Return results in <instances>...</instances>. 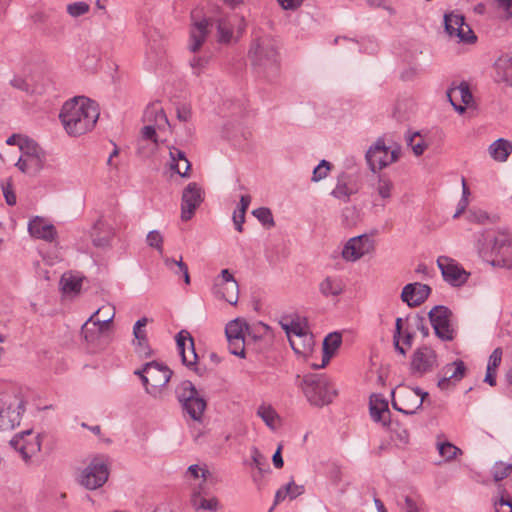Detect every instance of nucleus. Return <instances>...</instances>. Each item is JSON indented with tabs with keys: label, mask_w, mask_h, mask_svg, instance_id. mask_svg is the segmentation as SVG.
<instances>
[{
	"label": "nucleus",
	"mask_w": 512,
	"mask_h": 512,
	"mask_svg": "<svg viewBox=\"0 0 512 512\" xmlns=\"http://www.w3.org/2000/svg\"><path fill=\"white\" fill-rule=\"evenodd\" d=\"M449 365H453V369L449 372L448 377L451 380L460 381L465 374L466 366L462 360H456Z\"/></svg>",
	"instance_id": "nucleus-51"
},
{
	"label": "nucleus",
	"mask_w": 512,
	"mask_h": 512,
	"mask_svg": "<svg viewBox=\"0 0 512 512\" xmlns=\"http://www.w3.org/2000/svg\"><path fill=\"white\" fill-rule=\"evenodd\" d=\"M329 478L333 484L337 485L342 480V471L338 465H333L329 471Z\"/></svg>",
	"instance_id": "nucleus-63"
},
{
	"label": "nucleus",
	"mask_w": 512,
	"mask_h": 512,
	"mask_svg": "<svg viewBox=\"0 0 512 512\" xmlns=\"http://www.w3.org/2000/svg\"><path fill=\"white\" fill-rule=\"evenodd\" d=\"M236 279L232 275V273L229 271V269H223L219 275L218 278H216L214 286H223L227 283L233 282Z\"/></svg>",
	"instance_id": "nucleus-57"
},
{
	"label": "nucleus",
	"mask_w": 512,
	"mask_h": 512,
	"mask_svg": "<svg viewBox=\"0 0 512 512\" xmlns=\"http://www.w3.org/2000/svg\"><path fill=\"white\" fill-rule=\"evenodd\" d=\"M19 149L21 155L16 163L18 169L29 176L37 175L46 159L43 149L29 138L19 139Z\"/></svg>",
	"instance_id": "nucleus-5"
},
{
	"label": "nucleus",
	"mask_w": 512,
	"mask_h": 512,
	"mask_svg": "<svg viewBox=\"0 0 512 512\" xmlns=\"http://www.w3.org/2000/svg\"><path fill=\"white\" fill-rule=\"evenodd\" d=\"M148 394L156 396L160 388L164 387L172 376V371L165 365L152 361L146 363L141 370H136Z\"/></svg>",
	"instance_id": "nucleus-7"
},
{
	"label": "nucleus",
	"mask_w": 512,
	"mask_h": 512,
	"mask_svg": "<svg viewBox=\"0 0 512 512\" xmlns=\"http://www.w3.org/2000/svg\"><path fill=\"white\" fill-rule=\"evenodd\" d=\"M89 10H90V6L86 2H83V1L74 2V3L67 5V13L74 18L80 17V16L88 13Z\"/></svg>",
	"instance_id": "nucleus-47"
},
{
	"label": "nucleus",
	"mask_w": 512,
	"mask_h": 512,
	"mask_svg": "<svg viewBox=\"0 0 512 512\" xmlns=\"http://www.w3.org/2000/svg\"><path fill=\"white\" fill-rule=\"evenodd\" d=\"M297 380L298 386L312 405H327L336 395V391L331 387L328 379L322 375L308 374L302 378L297 376Z\"/></svg>",
	"instance_id": "nucleus-4"
},
{
	"label": "nucleus",
	"mask_w": 512,
	"mask_h": 512,
	"mask_svg": "<svg viewBox=\"0 0 512 512\" xmlns=\"http://www.w3.org/2000/svg\"><path fill=\"white\" fill-rule=\"evenodd\" d=\"M512 473V464L498 462L493 466L492 474L495 482H499Z\"/></svg>",
	"instance_id": "nucleus-43"
},
{
	"label": "nucleus",
	"mask_w": 512,
	"mask_h": 512,
	"mask_svg": "<svg viewBox=\"0 0 512 512\" xmlns=\"http://www.w3.org/2000/svg\"><path fill=\"white\" fill-rule=\"evenodd\" d=\"M28 230L31 236L52 242L57 237V231L54 225L44 221V219L36 217L29 221Z\"/></svg>",
	"instance_id": "nucleus-24"
},
{
	"label": "nucleus",
	"mask_w": 512,
	"mask_h": 512,
	"mask_svg": "<svg viewBox=\"0 0 512 512\" xmlns=\"http://www.w3.org/2000/svg\"><path fill=\"white\" fill-rule=\"evenodd\" d=\"M109 470L101 458H94L82 471L80 484L88 490L102 487L108 480Z\"/></svg>",
	"instance_id": "nucleus-13"
},
{
	"label": "nucleus",
	"mask_w": 512,
	"mask_h": 512,
	"mask_svg": "<svg viewBox=\"0 0 512 512\" xmlns=\"http://www.w3.org/2000/svg\"><path fill=\"white\" fill-rule=\"evenodd\" d=\"M248 59L259 76L271 80L278 75V50L275 41L269 36L256 37L252 40Z\"/></svg>",
	"instance_id": "nucleus-2"
},
{
	"label": "nucleus",
	"mask_w": 512,
	"mask_h": 512,
	"mask_svg": "<svg viewBox=\"0 0 512 512\" xmlns=\"http://www.w3.org/2000/svg\"><path fill=\"white\" fill-rule=\"evenodd\" d=\"M149 320L147 317H142L136 321L133 327V335H134V346L135 352L140 356L149 357L152 354L150 349L147 332L145 330L146 325Z\"/></svg>",
	"instance_id": "nucleus-23"
},
{
	"label": "nucleus",
	"mask_w": 512,
	"mask_h": 512,
	"mask_svg": "<svg viewBox=\"0 0 512 512\" xmlns=\"http://www.w3.org/2000/svg\"><path fill=\"white\" fill-rule=\"evenodd\" d=\"M320 292L324 296H338L344 289L342 280L338 277H326L319 286Z\"/></svg>",
	"instance_id": "nucleus-34"
},
{
	"label": "nucleus",
	"mask_w": 512,
	"mask_h": 512,
	"mask_svg": "<svg viewBox=\"0 0 512 512\" xmlns=\"http://www.w3.org/2000/svg\"><path fill=\"white\" fill-rule=\"evenodd\" d=\"M176 343L182 363L187 367L196 364L197 354L194 348V341L190 334L186 331H180L176 335Z\"/></svg>",
	"instance_id": "nucleus-22"
},
{
	"label": "nucleus",
	"mask_w": 512,
	"mask_h": 512,
	"mask_svg": "<svg viewBox=\"0 0 512 512\" xmlns=\"http://www.w3.org/2000/svg\"><path fill=\"white\" fill-rule=\"evenodd\" d=\"M164 265L172 271L175 275H182L184 278V282L186 284H190V275L188 271V266L182 261V257L179 260H175L168 256L162 257Z\"/></svg>",
	"instance_id": "nucleus-35"
},
{
	"label": "nucleus",
	"mask_w": 512,
	"mask_h": 512,
	"mask_svg": "<svg viewBox=\"0 0 512 512\" xmlns=\"http://www.w3.org/2000/svg\"><path fill=\"white\" fill-rule=\"evenodd\" d=\"M357 192L353 178L350 174L342 172L337 177V184L332 190L331 195L337 199L348 202L350 197Z\"/></svg>",
	"instance_id": "nucleus-25"
},
{
	"label": "nucleus",
	"mask_w": 512,
	"mask_h": 512,
	"mask_svg": "<svg viewBox=\"0 0 512 512\" xmlns=\"http://www.w3.org/2000/svg\"><path fill=\"white\" fill-rule=\"evenodd\" d=\"M393 188L392 181L386 175H379L376 190L381 198L388 199L391 197Z\"/></svg>",
	"instance_id": "nucleus-42"
},
{
	"label": "nucleus",
	"mask_w": 512,
	"mask_h": 512,
	"mask_svg": "<svg viewBox=\"0 0 512 512\" xmlns=\"http://www.w3.org/2000/svg\"><path fill=\"white\" fill-rule=\"evenodd\" d=\"M502 360V349L500 347L493 350L491 353L487 367L489 370H497Z\"/></svg>",
	"instance_id": "nucleus-54"
},
{
	"label": "nucleus",
	"mask_w": 512,
	"mask_h": 512,
	"mask_svg": "<svg viewBox=\"0 0 512 512\" xmlns=\"http://www.w3.org/2000/svg\"><path fill=\"white\" fill-rule=\"evenodd\" d=\"M32 436V430H26L16 434L11 440L10 445L21 454L23 460L28 462L31 457L41 450V440L38 434L27 440L26 437Z\"/></svg>",
	"instance_id": "nucleus-19"
},
{
	"label": "nucleus",
	"mask_w": 512,
	"mask_h": 512,
	"mask_svg": "<svg viewBox=\"0 0 512 512\" xmlns=\"http://www.w3.org/2000/svg\"><path fill=\"white\" fill-rule=\"evenodd\" d=\"M61 282L64 292H78L81 288V281L73 277H63Z\"/></svg>",
	"instance_id": "nucleus-53"
},
{
	"label": "nucleus",
	"mask_w": 512,
	"mask_h": 512,
	"mask_svg": "<svg viewBox=\"0 0 512 512\" xmlns=\"http://www.w3.org/2000/svg\"><path fill=\"white\" fill-rule=\"evenodd\" d=\"M191 505L196 510H204L215 512L219 508V502L217 498L212 497L210 499H206L201 497L200 491H194L191 496Z\"/></svg>",
	"instance_id": "nucleus-33"
},
{
	"label": "nucleus",
	"mask_w": 512,
	"mask_h": 512,
	"mask_svg": "<svg viewBox=\"0 0 512 512\" xmlns=\"http://www.w3.org/2000/svg\"><path fill=\"white\" fill-rule=\"evenodd\" d=\"M257 415L270 429L275 430L277 428L279 416L272 406L266 404L260 405L257 409Z\"/></svg>",
	"instance_id": "nucleus-36"
},
{
	"label": "nucleus",
	"mask_w": 512,
	"mask_h": 512,
	"mask_svg": "<svg viewBox=\"0 0 512 512\" xmlns=\"http://www.w3.org/2000/svg\"><path fill=\"white\" fill-rule=\"evenodd\" d=\"M157 129L158 127L156 125L149 123L142 128V137L147 140H152L155 144H157Z\"/></svg>",
	"instance_id": "nucleus-59"
},
{
	"label": "nucleus",
	"mask_w": 512,
	"mask_h": 512,
	"mask_svg": "<svg viewBox=\"0 0 512 512\" xmlns=\"http://www.w3.org/2000/svg\"><path fill=\"white\" fill-rule=\"evenodd\" d=\"M414 326L422 333L423 337H427L429 335V328L426 324L425 317L417 315L414 319Z\"/></svg>",
	"instance_id": "nucleus-61"
},
{
	"label": "nucleus",
	"mask_w": 512,
	"mask_h": 512,
	"mask_svg": "<svg viewBox=\"0 0 512 512\" xmlns=\"http://www.w3.org/2000/svg\"><path fill=\"white\" fill-rule=\"evenodd\" d=\"M249 330V325L240 318L231 320L225 327V334L227 339L243 340L245 333Z\"/></svg>",
	"instance_id": "nucleus-32"
},
{
	"label": "nucleus",
	"mask_w": 512,
	"mask_h": 512,
	"mask_svg": "<svg viewBox=\"0 0 512 512\" xmlns=\"http://www.w3.org/2000/svg\"><path fill=\"white\" fill-rule=\"evenodd\" d=\"M375 250V240L372 235L362 234L350 238L343 247L342 257L346 261L355 262Z\"/></svg>",
	"instance_id": "nucleus-14"
},
{
	"label": "nucleus",
	"mask_w": 512,
	"mask_h": 512,
	"mask_svg": "<svg viewBox=\"0 0 512 512\" xmlns=\"http://www.w3.org/2000/svg\"><path fill=\"white\" fill-rule=\"evenodd\" d=\"M496 512H512V499L501 498L498 502H495Z\"/></svg>",
	"instance_id": "nucleus-62"
},
{
	"label": "nucleus",
	"mask_w": 512,
	"mask_h": 512,
	"mask_svg": "<svg viewBox=\"0 0 512 512\" xmlns=\"http://www.w3.org/2000/svg\"><path fill=\"white\" fill-rule=\"evenodd\" d=\"M303 0H278L280 6L285 10H295L300 7Z\"/></svg>",
	"instance_id": "nucleus-64"
},
{
	"label": "nucleus",
	"mask_w": 512,
	"mask_h": 512,
	"mask_svg": "<svg viewBox=\"0 0 512 512\" xmlns=\"http://www.w3.org/2000/svg\"><path fill=\"white\" fill-rule=\"evenodd\" d=\"M388 412L389 410L387 401L381 399H371L370 415L374 421L383 422L385 424L386 422L383 420V415Z\"/></svg>",
	"instance_id": "nucleus-38"
},
{
	"label": "nucleus",
	"mask_w": 512,
	"mask_h": 512,
	"mask_svg": "<svg viewBox=\"0 0 512 512\" xmlns=\"http://www.w3.org/2000/svg\"><path fill=\"white\" fill-rule=\"evenodd\" d=\"M187 473H189L195 479L202 477L204 480H206L210 476L209 470L201 468L197 464L190 465L187 469Z\"/></svg>",
	"instance_id": "nucleus-56"
},
{
	"label": "nucleus",
	"mask_w": 512,
	"mask_h": 512,
	"mask_svg": "<svg viewBox=\"0 0 512 512\" xmlns=\"http://www.w3.org/2000/svg\"><path fill=\"white\" fill-rule=\"evenodd\" d=\"M228 348L231 354L235 356H239L241 358L245 357V339L243 340H234L227 339Z\"/></svg>",
	"instance_id": "nucleus-52"
},
{
	"label": "nucleus",
	"mask_w": 512,
	"mask_h": 512,
	"mask_svg": "<svg viewBox=\"0 0 512 512\" xmlns=\"http://www.w3.org/2000/svg\"><path fill=\"white\" fill-rule=\"evenodd\" d=\"M288 497L293 500L304 493V486L295 484L291 481L285 485Z\"/></svg>",
	"instance_id": "nucleus-55"
},
{
	"label": "nucleus",
	"mask_w": 512,
	"mask_h": 512,
	"mask_svg": "<svg viewBox=\"0 0 512 512\" xmlns=\"http://www.w3.org/2000/svg\"><path fill=\"white\" fill-rule=\"evenodd\" d=\"M400 155L401 147L398 144L387 146L383 138H378L367 150L365 158L371 171L376 173L398 161Z\"/></svg>",
	"instance_id": "nucleus-6"
},
{
	"label": "nucleus",
	"mask_w": 512,
	"mask_h": 512,
	"mask_svg": "<svg viewBox=\"0 0 512 512\" xmlns=\"http://www.w3.org/2000/svg\"><path fill=\"white\" fill-rule=\"evenodd\" d=\"M25 402L17 397L4 399L0 397V426L13 429L20 424Z\"/></svg>",
	"instance_id": "nucleus-16"
},
{
	"label": "nucleus",
	"mask_w": 512,
	"mask_h": 512,
	"mask_svg": "<svg viewBox=\"0 0 512 512\" xmlns=\"http://www.w3.org/2000/svg\"><path fill=\"white\" fill-rule=\"evenodd\" d=\"M419 136L420 134L416 132L412 136L407 138V143L411 147L413 153L416 156L422 155L427 148V144L423 140H419L416 142V137Z\"/></svg>",
	"instance_id": "nucleus-50"
},
{
	"label": "nucleus",
	"mask_w": 512,
	"mask_h": 512,
	"mask_svg": "<svg viewBox=\"0 0 512 512\" xmlns=\"http://www.w3.org/2000/svg\"><path fill=\"white\" fill-rule=\"evenodd\" d=\"M332 165L326 160H322L313 170L312 181L318 182L327 177Z\"/></svg>",
	"instance_id": "nucleus-48"
},
{
	"label": "nucleus",
	"mask_w": 512,
	"mask_h": 512,
	"mask_svg": "<svg viewBox=\"0 0 512 512\" xmlns=\"http://www.w3.org/2000/svg\"><path fill=\"white\" fill-rule=\"evenodd\" d=\"M437 264L444 280L452 286H460L466 282L468 273L448 257H439Z\"/></svg>",
	"instance_id": "nucleus-20"
},
{
	"label": "nucleus",
	"mask_w": 512,
	"mask_h": 512,
	"mask_svg": "<svg viewBox=\"0 0 512 512\" xmlns=\"http://www.w3.org/2000/svg\"><path fill=\"white\" fill-rule=\"evenodd\" d=\"M114 316V307L107 305L98 308L81 327V334L86 342H96L101 334L108 329Z\"/></svg>",
	"instance_id": "nucleus-8"
},
{
	"label": "nucleus",
	"mask_w": 512,
	"mask_h": 512,
	"mask_svg": "<svg viewBox=\"0 0 512 512\" xmlns=\"http://www.w3.org/2000/svg\"><path fill=\"white\" fill-rule=\"evenodd\" d=\"M147 244L156 249L163 256V236L158 230H152L147 234Z\"/></svg>",
	"instance_id": "nucleus-46"
},
{
	"label": "nucleus",
	"mask_w": 512,
	"mask_h": 512,
	"mask_svg": "<svg viewBox=\"0 0 512 512\" xmlns=\"http://www.w3.org/2000/svg\"><path fill=\"white\" fill-rule=\"evenodd\" d=\"M169 156L171 170L175 171L181 177L188 178L190 176L189 171L191 163L186 158L185 153L178 148L170 147Z\"/></svg>",
	"instance_id": "nucleus-26"
},
{
	"label": "nucleus",
	"mask_w": 512,
	"mask_h": 512,
	"mask_svg": "<svg viewBox=\"0 0 512 512\" xmlns=\"http://www.w3.org/2000/svg\"><path fill=\"white\" fill-rule=\"evenodd\" d=\"M9 85L26 94V95H30L33 93V87L32 85L27 81V79L21 75H14L10 80H9Z\"/></svg>",
	"instance_id": "nucleus-41"
},
{
	"label": "nucleus",
	"mask_w": 512,
	"mask_h": 512,
	"mask_svg": "<svg viewBox=\"0 0 512 512\" xmlns=\"http://www.w3.org/2000/svg\"><path fill=\"white\" fill-rule=\"evenodd\" d=\"M209 61L210 56L207 55L193 57L190 60V66L193 70V73L197 76L200 75L203 72V70L207 67Z\"/></svg>",
	"instance_id": "nucleus-49"
},
{
	"label": "nucleus",
	"mask_w": 512,
	"mask_h": 512,
	"mask_svg": "<svg viewBox=\"0 0 512 512\" xmlns=\"http://www.w3.org/2000/svg\"><path fill=\"white\" fill-rule=\"evenodd\" d=\"M252 214L263 224L269 227H273L275 225L272 212L267 207H259L254 209Z\"/></svg>",
	"instance_id": "nucleus-44"
},
{
	"label": "nucleus",
	"mask_w": 512,
	"mask_h": 512,
	"mask_svg": "<svg viewBox=\"0 0 512 512\" xmlns=\"http://www.w3.org/2000/svg\"><path fill=\"white\" fill-rule=\"evenodd\" d=\"M489 153L494 160L504 162L512 153V143L503 138L497 139L489 146Z\"/></svg>",
	"instance_id": "nucleus-30"
},
{
	"label": "nucleus",
	"mask_w": 512,
	"mask_h": 512,
	"mask_svg": "<svg viewBox=\"0 0 512 512\" xmlns=\"http://www.w3.org/2000/svg\"><path fill=\"white\" fill-rule=\"evenodd\" d=\"M342 343L341 334L333 332L328 334L323 341V359L321 367H324L335 354Z\"/></svg>",
	"instance_id": "nucleus-29"
},
{
	"label": "nucleus",
	"mask_w": 512,
	"mask_h": 512,
	"mask_svg": "<svg viewBox=\"0 0 512 512\" xmlns=\"http://www.w3.org/2000/svg\"><path fill=\"white\" fill-rule=\"evenodd\" d=\"M113 236L111 227L107 226L102 220H98L93 226L92 241L96 247H107Z\"/></svg>",
	"instance_id": "nucleus-28"
},
{
	"label": "nucleus",
	"mask_w": 512,
	"mask_h": 512,
	"mask_svg": "<svg viewBox=\"0 0 512 512\" xmlns=\"http://www.w3.org/2000/svg\"><path fill=\"white\" fill-rule=\"evenodd\" d=\"M430 286L419 282L409 283L404 286L401 292V300L409 307L420 306L429 297Z\"/></svg>",
	"instance_id": "nucleus-21"
},
{
	"label": "nucleus",
	"mask_w": 512,
	"mask_h": 512,
	"mask_svg": "<svg viewBox=\"0 0 512 512\" xmlns=\"http://www.w3.org/2000/svg\"><path fill=\"white\" fill-rule=\"evenodd\" d=\"M445 31L450 37H455L458 42L474 43L477 39L471 27L465 22L461 14L449 13L444 16Z\"/></svg>",
	"instance_id": "nucleus-15"
},
{
	"label": "nucleus",
	"mask_w": 512,
	"mask_h": 512,
	"mask_svg": "<svg viewBox=\"0 0 512 512\" xmlns=\"http://www.w3.org/2000/svg\"><path fill=\"white\" fill-rule=\"evenodd\" d=\"M437 366V354L432 348L423 345L413 352L411 360L412 374L422 376Z\"/></svg>",
	"instance_id": "nucleus-17"
},
{
	"label": "nucleus",
	"mask_w": 512,
	"mask_h": 512,
	"mask_svg": "<svg viewBox=\"0 0 512 512\" xmlns=\"http://www.w3.org/2000/svg\"><path fill=\"white\" fill-rule=\"evenodd\" d=\"M453 369V365H446L443 368V376L438 380V387L442 390L447 389L451 383V379L448 377L449 372Z\"/></svg>",
	"instance_id": "nucleus-60"
},
{
	"label": "nucleus",
	"mask_w": 512,
	"mask_h": 512,
	"mask_svg": "<svg viewBox=\"0 0 512 512\" xmlns=\"http://www.w3.org/2000/svg\"><path fill=\"white\" fill-rule=\"evenodd\" d=\"M181 219L190 220L204 200L203 191L196 182L189 183L182 192Z\"/></svg>",
	"instance_id": "nucleus-18"
},
{
	"label": "nucleus",
	"mask_w": 512,
	"mask_h": 512,
	"mask_svg": "<svg viewBox=\"0 0 512 512\" xmlns=\"http://www.w3.org/2000/svg\"><path fill=\"white\" fill-rule=\"evenodd\" d=\"M99 115L98 105L94 101L76 96L63 104L59 118L70 136H80L93 129Z\"/></svg>",
	"instance_id": "nucleus-1"
},
{
	"label": "nucleus",
	"mask_w": 512,
	"mask_h": 512,
	"mask_svg": "<svg viewBox=\"0 0 512 512\" xmlns=\"http://www.w3.org/2000/svg\"><path fill=\"white\" fill-rule=\"evenodd\" d=\"M144 121L154 124L159 130L170 126L168 118L159 103H152L147 106L143 115Z\"/></svg>",
	"instance_id": "nucleus-27"
},
{
	"label": "nucleus",
	"mask_w": 512,
	"mask_h": 512,
	"mask_svg": "<svg viewBox=\"0 0 512 512\" xmlns=\"http://www.w3.org/2000/svg\"><path fill=\"white\" fill-rule=\"evenodd\" d=\"M283 330L286 332L289 341L291 338H295L297 336H301L304 333H307L306 328L299 322L292 321L289 324L281 323Z\"/></svg>",
	"instance_id": "nucleus-45"
},
{
	"label": "nucleus",
	"mask_w": 512,
	"mask_h": 512,
	"mask_svg": "<svg viewBox=\"0 0 512 512\" xmlns=\"http://www.w3.org/2000/svg\"><path fill=\"white\" fill-rule=\"evenodd\" d=\"M439 454L446 460L451 461L457 457V455L462 454L460 448L455 446L450 442H443L438 444Z\"/></svg>",
	"instance_id": "nucleus-40"
},
{
	"label": "nucleus",
	"mask_w": 512,
	"mask_h": 512,
	"mask_svg": "<svg viewBox=\"0 0 512 512\" xmlns=\"http://www.w3.org/2000/svg\"><path fill=\"white\" fill-rule=\"evenodd\" d=\"M431 325L436 336L442 341H452L456 336V329L452 323V311L443 305L433 307L428 313Z\"/></svg>",
	"instance_id": "nucleus-11"
},
{
	"label": "nucleus",
	"mask_w": 512,
	"mask_h": 512,
	"mask_svg": "<svg viewBox=\"0 0 512 512\" xmlns=\"http://www.w3.org/2000/svg\"><path fill=\"white\" fill-rule=\"evenodd\" d=\"M490 260H487L493 267L512 268V242L507 232H498L494 239L491 249Z\"/></svg>",
	"instance_id": "nucleus-12"
},
{
	"label": "nucleus",
	"mask_w": 512,
	"mask_h": 512,
	"mask_svg": "<svg viewBox=\"0 0 512 512\" xmlns=\"http://www.w3.org/2000/svg\"><path fill=\"white\" fill-rule=\"evenodd\" d=\"M177 398L183 410L195 421H200L206 409V401L191 381H183L177 388Z\"/></svg>",
	"instance_id": "nucleus-9"
},
{
	"label": "nucleus",
	"mask_w": 512,
	"mask_h": 512,
	"mask_svg": "<svg viewBox=\"0 0 512 512\" xmlns=\"http://www.w3.org/2000/svg\"><path fill=\"white\" fill-rule=\"evenodd\" d=\"M2 190H3V194L5 197L6 203L9 206L15 205L16 204V195L12 189V185L9 182H7L6 184H2Z\"/></svg>",
	"instance_id": "nucleus-58"
},
{
	"label": "nucleus",
	"mask_w": 512,
	"mask_h": 512,
	"mask_svg": "<svg viewBox=\"0 0 512 512\" xmlns=\"http://www.w3.org/2000/svg\"><path fill=\"white\" fill-rule=\"evenodd\" d=\"M216 26L217 41L222 44H228L233 37V23L229 18L207 19L204 18L193 24L190 31L189 49L191 52H197L204 43L211 27Z\"/></svg>",
	"instance_id": "nucleus-3"
},
{
	"label": "nucleus",
	"mask_w": 512,
	"mask_h": 512,
	"mask_svg": "<svg viewBox=\"0 0 512 512\" xmlns=\"http://www.w3.org/2000/svg\"><path fill=\"white\" fill-rule=\"evenodd\" d=\"M419 393V387L397 386L392 391L393 408L406 415L415 414L423 405V398L419 397Z\"/></svg>",
	"instance_id": "nucleus-10"
},
{
	"label": "nucleus",
	"mask_w": 512,
	"mask_h": 512,
	"mask_svg": "<svg viewBox=\"0 0 512 512\" xmlns=\"http://www.w3.org/2000/svg\"><path fill=\"white\" fill-rule=\"evenodd\" d=\"M458 91L460 93V96H461V100L464 104H469L471 101H472V94L469 90V86L467 83H461L457 88L455 89H450L448 92H447V96L448 98L450 99L452 105L455 107L456 110L460 111V112H464L465 111V108L463 106H456L454 104V102L452 101L451 97H452V94L454 92Z\"/></svg>",
	"instance_id": "nucleus-39"
},
{
	"label": "nucleus",
	"mask_w": 512,
	"mask_h": 512,
	"mask_svg": "<svg viewBox=\"0 0 512 512\" xmlns=\"http://www.w3.org/2000/svg\"><path fill=\"white\" fill-rule=\"evenodd\" d=\"M289 343L296 354L307 356L312 352L314 341L312 334L307 332L301 336L291 338Z\"/></svg>",
	"instance_id": "nucleus-31"
},
{
	"label": "nucleus",
	"mask_w": 512,
	"mask_h": 512,
	"mask_svg": "<svg viewBox=\"0 0 512 512\" xmlns=\"http://www.w3.org/2000/svg\"><path fill=\"white\" fill-rule=\"evenodd\" d=\"M216 288H220L218 293L221 294V297L227 301L231 305H236L239 299V284L235 280L233 282L227 283L223 286H217Z\"/></svg>",
	"instance_id": "nucleus-37"
}]
</instances>
